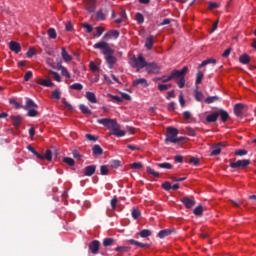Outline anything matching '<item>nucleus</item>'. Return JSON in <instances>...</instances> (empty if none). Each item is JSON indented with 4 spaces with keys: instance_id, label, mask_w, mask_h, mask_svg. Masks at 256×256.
<instances>
[{
    "instance_id": "obj_1",
    "label": "nucleus",
    "mask_w": 256,
    "mask_h": 256,
    "mask_svg": "<svg viewBox=\"0 0 256 256\" xmlns=\"http://www.w3.org/2000/svg\"><path fill=\"white\" fill-rule=\"evenodd\" d=\"M97 123L107 127L109 129L110 135H114V137H125L126 133L125 130L121 129V125L117 123L114 119L111 118H102L98 119Z\"/></svg>"
},
{
    "instance_id": "obj_2",
    "label": "nucleus",
    "mask_w": 256,
    "mask_h": 256,
    "mask_svg": "<svg viewBox=\"0 0 256 256\" xmlns=\"http://www.w3.org/2000/svg\"><path fill=\"white\" fill-rule=\"evenodd\" d=\"M129 63L133 69H136L137 73H139L141 69H145L147 67V61L143 58V54H139L138 57L132 56Z\"/></svg>"
},
{
    "instance_id": "obj_3",
    "label": "nucleus",
    "mask_w": 256,
    "mask_h": 256,
    "mask_svg": "<svg viewBox=\"0 0 256 256\" xmlns=\"http://www.w3.org/2000/svg\"><path fill=\"white\" fill-rule=\"evenodd\" d=\"M179 135V130L177 128L168 127L166 130L165 143H179L183 141V137H177Z\"/></svg>"
},
{
    "instance_id": "obj_4",
    "label": "nucleus",
    "mask_w": 256,
    "mask_h": 256,
    "mask_svg": "<svg viewBox=\"0 0 256 256\" xmlns=\"http://www.w3.org/2000/svg\"><path fill=\"white\" fill-rule=\"evenodd\" d=\"M115 51L110 50L108 53L104 54L106 63L109 69H113L115 67V63H117V58L114 56Z\"/></svg>"
},
{
    "instance_id": "obj_5",
    "label": "nucleus",
    "mask_w": 256,
    "mask_h": 256,
    "mask_svg": "<svg viewBox=\"0 0 256 256\" xmlns=\"http://www.w3.org/2000/svg\"><path fill=\"white\" fill-rule=\"evenodd\" d=\"M251 163L250 160L244 159V160H237L236 162H231L230 167L232 169H245V167L249 166Z\"/></svg>"
},
{
    "instance_id": "obj_6",
    "label": "nucleus",
    "mask_w": 256,
    "mask_h": 256,
    "mask_svg": "<svg viewBox=\"0 0 256 256\" xmlns=\"http://www.w3.org/2000/svg\"><path fill=\"white\" fill-rule=\"evenodd\" d=\"M94 49H100V51H102L103 55H107L108 52L113 50L109 47V44L105 41H100V42L94 44Z\"/></svg>"
},
{
    "instance_id": "obj_7",
    "label": "nucleus",
    "mask_w": 256,
    "mask_h": 256,
    "mask_svg": "<svg viewBox=\"0 0 256 256\" xmlns=\"http://www.w3.org/2000/svg\"><path fill=\"white\" fill-rule=\"evenodd\" d=\"M146 71L147 73H153L154 75H158V73H161V67L157 65V63H147L146 64Z\"/></svg>"
},
{
    "instance_id": "obj_8",
    "label": "nucleus",
    "mask_w": 256,
    "mask_h": 256,
    "mask_svg": "<svg viewBox=\"0 0 256 256\" xmlns=\"http://www.w3.org/2000/svg\"><path fill=\"white\" fill-rule=\"evenodd\" d=\"M187 71H188L187 66L184 67L182 70H174L170 73V77L172 79H181L185 77V74L187 73Z\"/></svg>"
},
{
    "instance_id": "obj_9",
    "label": "nucleus",
    "mask_w": 256,
    "mask_h": 256,
    "mask_svg": "<svg viewBox=\"0 0 256 256\" xmlns=\"http://www.w3.org/2000/svg\"><path fill=\"white\" fill-rule=\"evenodd\" d=\"M97 0H85V7L89 11V13H94L95 9H97Z\"/></svg>"
},
{
    "instance_id": "obj_10",
    "label": "nucleus",
    "mask_w": 256,
    "mask_h": 256,
    "mask_svg": "<svg viewBox=\"0 0 256 256\" xmlns=\"http://www.w3.org/2000/svg\"><path fill=\"white\" fill-rule=\"evenodd\" d=\"M221 147H225V144L220 143V144H217V145L213 146L210 155H211L212 157H215V156H217V155H220V153H221Z\"/></svg>"
},
{
    "instance_id": "obj_11",
    "label": "nucleus",
    "mask_w": 256,
    "mask_h": 256,
    "mask_svg": "<svg viewBox=\"0 0 256 256\" xmlns=\"http://www.w3.org/2000/svg\"><path fill=\"white\" fill-rule=\"evenodd\" d=\"M37 103H35V101L31 100V98H27L26 99V105L23 106V109L29 110V109H37Z\"/></svg>"
},
{
    "instance_id": "obj_12",
    "label": "nucleus",
    "mask_w": 256,
    "mask_h": 256,
    "mask_svg": "<svg viewBox=\"0 0 256 256\" xmlns=\"http://www.w3.org/2000/svg\"><path fill=\"white\" fill-rule=\"evenodd\" d=\"M119 38V31L117 30H110L104 35V39H118Z\"/></svg>"
},
{
    "instance_id": "obj_13",
    "label": "nucleus",
    "mask_w": 256,
    "mask_h": 256,
    "mask_svg": "<svg viewBox=\"0 0 256 256\" xmlns=\"http://www.w3.org/2000/svg\"><path fill=\"white\" fill-rule=\"evenodd\" d=\"M182 203L185 205V207H187V209H191V207L195 205V200L190 197H184L182 198Z\"/></svg>"
},
{
    "instance_id": "obj_14",
    "label": "nucleus",
    "mask_w": 256,
    "mask_h": 256,
    "mask_svg": "<svg viewBox=\"0 0 256 256\" xmlns=\"http://www.w3.org/2000/svg\"><path fill=\"white\" fill-rule=\"evenodd\" d=\"M36 83L38 85H42L43 87H53V82H51V79L39 78L38 80H36Z\"/></svg>"
},
{
    "instance_id": "obj_15",
    "label": "nucleus",
    "mask_w": 256,
    "mask_h": 256,
    "mask_svg": "<svg viewBox=\"0 0 256 256\" xmlns=\"http://www.w3.org/2000/svg\"><path fill=\"white\" fill-rule=\"evenodd\" d=\"M9 48L14 53H20L21 52V45L15 41H11L9 44Z\"/></svg>"
},
{
    "instance_id": "obj_16",
    "label": "nucleus",
    "mask_w": 256,
    "mask_h": 256,
    "mask_svg": "<svg viewBox=\"0 0 256 256\" xmlns=\"http://www.w3.org/2000/svg\"><path fill=\"white\" fill-rule=\"evenodd\" d=\"M61 55H62V59H63V61H65V63H69V62L73 61V57L67 52V50L65 48H62Z\"/></svg>"
},
{
    "instance_id": "obj_17",
    "label": "nucleus",
    "mask_w": 256,
    "mask_h": 256,
    "mask_svg": "<svg viewBox=\"0 0 256 256\" xmlns=\"http://www.w3.org/2000/svg\"><path fill=\"white\" fill-rule=\"evenodd\" d=\"M139 85H142V87H148L149 84L147 83V80L145 78H139L133 81L134 87H139Z\"/></svg>"
},
{
    "instance_id": "obj_18",
    "label": "nucleus",
    "mask_w": 256,
    "mask_h": 256,
    "mask_svg": "<svg viewBox=\"0 0 256 256\" xmlns=\"http://www.w3.org/2000/svg\"><path fill=\"white\" fill-rule=\"evenodd\" d=\"M96 169H97V167L95 165L87 166L84 169V175H86V177H91V175H93L95 173Z\"/></svg>"
},
{
    "instance_id": "obj_19",
    "label": "nucleus",
    "mask_w": 256,
    "mask_h": 256,
    "mask_svg": "<svg viewBox=\"0 0 256 256\" xmlns=\"http://www.w3.org/2000/svg\"><path fill=\"white\" fill-rule=\"evenodd\" d=\"M90 251L95 255L99 251V241L94 240L90 245H89Z\"/></svg>"
},
{
    "instance_id": "obj_20",
    "label": "nucleus",
    "mask_w": 256,
    "mask_h": 256,
    "mask_svg": "<svg viewBox=\"0 0 256 256\" xmlns=\"http://www.w3.org/2000/svg\"><path fill=\"white\" fill-rule=\"evenodd\" d=\"M96 19L97 21H105V19H107V10L106 11L99 10L96 13Z\"/></svg>"
},
{
    "instance_id": "obj_21",
    "label": "nucleus",
    "mask_w": 256,
    "mask_h": 256,
    "mask_svg": "<svg viewBox=\"0 0 256 256\" xmlns=\"http://www.w3.org/2000/svg\"><path fill=\"white\" fill-rule=\"evenodd\" d=\"M218 118H219V113L214 112L206 117V121L208 123H215V121H217Z\"/></svg>"
},
{
    "instance_id": "obj_22",
    "label": "nucleus",
    "mask_w": 256,
    "mask_h": 256,
    "mask_svg": "<svg viewBox=\"0 0 256 256\" xmlns=\"http://www.w3.org/2000/svg\"><path fill=\"white\" fill-rule=\"evenodd\" d=\"M128 243H130V245H135V247H140L142 249H145V247H149V244L141 243L133 239L128 240Z\"/></svg>"
},
{
    "instance_id": "obj_23",
    "label": "nucleus",
    "mask_w": 256,
    "mask_h": 256,
    "mask_svg": "<svg viewBox=\"0 0 256 256\" xmlns=\"http://www.w3.org/2000/svg\"><path fill=\"white\" fill-rule=\"evenodd\" d=\"M58 71H61V74L63 75V77H66V79H71V74L69 73V71H67V68H65V66H58Z\"/></svg>"
},
{
    "instance_id": "obj_24",
    "label": "nucleus",
    "mask_w": 256,
    "mask_h": 256,
    "mask_svg": "<svg viewBox=\"0 0 256 256\" xmlns=\"http://www.w3.org/2000/svg\"><path fill=\"white\" fill-rule=\"evenodd\" d=\"M86 99L90 103H97V96H95V93L93 92H86Z\"/></svg>"
},
{
    "instance_id": "obj_25",
    "label": "nucleus",
    "mask_w": 256,
    "mask_h": 256,
    "mask_svg": "<svg viewBox=\"0 0 256 256\" xmlns=\"http://www.w3.org/2000/svg\"><path fill=\"white\" fill-rule=\"evenodd\" d=\"M234 113L237 117H241V115H243V104H236L234 107Z\"/></svg>"
},
{
    "instance_id": "obj_26",
    "label": "nucleus",
    "mask_w": 256,
    "mask_h": 256,
    "mask_svg": "<svg viewBox=\"0 0 256 256\" xmlns=\"http://www.w3.org/2000/svg\"><path fill=\"white\" fill-rule=\"evenodd\" d=\"M194 97L197 101H201L204 99L203 92L199 91V86H196V90L194 91Z\"/></svg>"
},
{
    "instance_id": "obj_27",
    "label": "nucleus",
    "mask_w": 256,
    "mask_h": 256,
    "mask_svg": "<svg viewBox=\"0 0 256 256\" xmlns=\"http://www.w3.org/2000/svg\"><path fill=\"white\" fill-rule=\"evenodd\" d=\"M107 97L110 98V101H112V103H122L121 96H117V95H113V94H107Z\"/></svg>"
},
{
    "instance_id": "obj_28",
    "label": "nucleus",
    "mask_w": 256,
    "mask_h": 256,
    "mask_svg": "<svg viewBox=\"0 0 256 256\" xmlns=\"http://www.w3.org/2000/svg\"><path fill=\"white\" fill-rule=\"evenodd\" d=\"M154 39L155 38L153 36H149V37L146 38V42H145L146 49H153Z\"/></svg>"
},
{
    "instance_id": "obj_29",
    "label": "nucleus",
    "mask_w": 256,
    "mask_h": 256,
    "mask_svg": "<svg viewBox=\"0 0 256 256\" xmlns=\"http://www.w3.org/2000/svg\"><path fill=\"white\" fill-rule=\"evenodd\" d=\"M93 155H103V148L99 145H94L92 148Z\"/></svg>"
},
{
    "instance_id": "obj_30",
    "label": "nucleus",
    "mask_w": 256,
    "mask_h": 256,
    "mask_svg": "<svg viewBox=\"0 0 256 256\" xmlns=\"http://www.w3.org/2000/svg\"><path fill=\"white\" fill-rule=\"evenodd\" d=\"M217 113L221 117L223 123H225V121H227V119H229V113H227V111L219 110Z\"/></svg>"
},
{
    "instance_id": "obj_31",
    "label": "nucleus",
    "mask_w": 256,
    "mask_h": 256,
    "mask_svg": "<svg viewBox=\"0 0 256 256\" xmlns=\"http://www.w3.org/2000/svg\"><path fill=\"white\" fill-rule=\"evenodd\" d=\"M169 235H171V230H169V229L161 230L158 233L159 239H165V237H169Z\"/></svg>"
},
{
    "instance_id": "obj_32",
    "label": "nucleus",
    "mask_w": 256,
    "mask_h": 256,
    "mask_svg": "<svg viewBox=\"0 0 256 256\" xmlns=\"http://www.w3.org/2000/svg\"><path fill=\"white\" fill-rule=\"evenodd\" d=\"M10 118L12 119L13 125L15 127H19V125H21V121H22L21 116H11Z\"/></svg>"
},
{
    "instance_id": "obj_33",
    "label": "nucleus",
    "mask_w": 256,
    "mask_h": 256,
    "mask_svg": "<svg viewBox=\"0 0 256 256\" xmlns=\"http://www.w3.org/2000/svg\"><path fill=\"white\" fill-rule=\"evenodd\" d=\"M239 61L243 65H247L249 63V61H251V58L249 57V55L243 54L242 56H240Z\"/></svg>"
},
{
    "instance_id": "obj_34",
    "label": "nucleus",
    "mask_w": 256,
    "mask_h": 256,
    "mask_svg": "<svg viewBox=\"0 0 256 256\" xmlns=\"http://www.w3.org/2000/svg\"><path fill=\"white\" fill-rule=\"evenodd\" d=\"M38 159H46L47 161H51V159H53V154L51 153V150H47L45 154L38 157Z\"/></svg>"
},
{
    "instance_id": "obj_35",
    "label": "nucleus",
    "mask_w": 256,
    "mask_h": 256,
    "mask_svg": "<svg viewBox=\"0 0 256 256\" xmlns=\"http://www.w3.org/2000/svg\"><path fill=\"white\" fill-rule=\"evenodd\" d=\"M79 109L82 111V113H84V115H91V110L85 104H81Z\"/></svg>"
},
{
    "instance_id": "obj_36",
    "label": "nucleus",
    "mask_w": 256,
    "mask_h": 256,
    "mask_svg": "<svg viewBox=\"0 0 256 256\" xmlns=\"http://www.w3.org/2000/svg\"><path fill=\"white\" fill-rule=\"evenodd\" d=\"M201 68L198 67V72L196 74V85H199V83H201V81H203V72H201L200 70Z\"/></svg>"
},
{
    "instance_id": "obj_37",
    "label": "nucleus",
    "mask_w": 256,
    "mask_h": 256,
    "mask_svg": "<svg viewBox=\"0 0 256 256\" xmlns=\"http://www.w3.org/2000/svg\"><path fill=\"white\" fill-rule=\"evenodd\" d=\"M157 167L160 169H173V165H171L169 162L159 163L157 164Z\"/></svg>"
},
{
    "instance_id": "obj_38",
    "label": "nucleus",
    "mask_w": 256,
    "mask_h": 256,
    "mask_svg": "<svg viewBox=\"0 0 256 256\" xmlns=\"http://www.w3.org/2000/svg\"><path fill=\"white\" fill-rule=\"evenodd\" d=\"M147 174L151 175L152 177H159V172L155 171V169L151 167L146 168Z\"/></svg>"
},
{
    "instance_id": "obj_39",
    "label": "nucleus",
    "mask_w": 256,
    "mask_h": 256,
    "mask_svg": "<svg viewBox=\"0 0 256 256\" xmlns=\"http://www.w3.org/2000/svg\"><path fill=\"white\" fill-rule=\"evenodd\" d=\"M216 101H219L217 96H209L205 99V103H207V105H211V103H215Z\"/></svg>"
},
{
    "instance_id": "obj_40",
    "label": "nucleus",
    "mask_w": 256,
    "mask_h": 256,
    "mask_svg": "<svg viewBox=\"0 0 256 256\" xmlns=\"http://www.w3.org/2000/svg\"><path fill=\"white\" fill-rule=\"evenodd\" d=\"M139 235L140 237H142L143 239H145L146 237H151V231L150 230H147V229H144V230H141L139 232Z\"/></svg>"
},
{
    "instance_id": "obj_41",
    "label": "nucleus",
    "mask_w": 256,
    "mask_h": 256,
    "mask_svg": "<svg viewBox=\"0 0 256 256\" xmlns=\"http://www.w3.org/2000/svg\"><path fill=\"white\" fill-rule=\"evenodd\" d=\"M135 19L139 25H141L145 21V17L141 13H136Z\"/></svg>"
},
{
    "instance_id": "obj_42",
    "label": "nucleus",
    "mask_w": 256,
    "mask_h": 256,
    "mask_svg": "<svg viewBox=\"0 0 256 256\" xmlns=\"http://www.w3.org/2000/svg\"><path fill=\"white\" fill-rule=\"evenodd\" d=\"M48 37H50V39H57V31H55V28L48 30Z\"/></svg>"
},
{
    "instance_id": "obj_43",
    "label": "nucleus",
    "mask_w": 256,
    "mask_h": 256,
    "mask_svg": "<svg viewBox=\"0 0 256 256\" xmlns=\"http://www.w3.org/2000/svg\"><path fill=\"white\" fill-rule=\"evenodd\" d=\"M90 71H92L93 73H96V71H99V65H97V63L95 62H90Z\"/></svg>"
},
{
    "instance_id": "obj_44",
    "label": "nucleus",
    "mask_w": 256,
    "mask_h": 256,
    "mask_svg": "<svg viewBox=\"0 0 256 256\" xmlns=\"http://www.w3.org/2000/svg\"><path fill=\"white\" fill-rule=\"evenodd\" d=\"M37 108H30L26 111H28V117H37L38 112L36 110Z\"/></svg>"
},
{
    "instance_id": "obj_45",
    "label": "nucleus",
    "mask_w": 256,
    "mask_h": 256,
    "mask_svg": "<svg viewBox=\"0 0 256 256\" xmlns=\"http://www.w3.org/2000/svg\"><path fill=\"white\" fill-rule=\"evenodd\" d=\"M50 74L52 75L54 81L61 83V76L59 75V73H57L55 71H50Z\"/></svg>"
},
{
    "instance_id": "obj_46",
    "label": "nucleus",
    "mask_w": 256,
    "mask_h": 256,
    "mask_svg": "<svg viewBox=\"0 0 256 256\" xmlns=\"http://www.w3.org/2000/svg\"><path fill=\"white\" fill-rule=\"evenodd\" d=\"M157 81H162V83H169V81H173V78H171V75L163 76L161 78H157Z\"/></svg>"
},
{
    "instance_id": "obj_47",
    "label": "nucleus",
    "mask_w": 256,
    "mask_h": 256,
    "mask_svg": "<svg viewBox=\"0 0 256 256\" xmlns=\"http://www.w3.org/2000/svg\"><path fill=\"white\" fill-rule=\"evenodd\" d=\"M70 89H74V91H81L83 89V86L81 83H75L70 85Z\"/></svg>"
},
{
    "instance_id": "obj_48",
    "label": "nucleus",
    "mask_w": 256,
    "mask_h": 256,
    "mask_svg": "<svg viewBox=\"0 0 256 256\" xmlns=\"http://www.w3.org/2000/svg\"><path fill=\"white\" fill-rule=\"evenodd\" d=\"M159 91H167V89H171V84H159Z\"/></svg>"
},
{
    "instance_id": "obj_49",
    "label": "nucleus",
    "mask_w": 256,
    "mask_h": 256,
    "mask_svg": "<svg viewBox=\"0 0 256 256\" xmlns=\"http://www.w3.org/2000/svg\"><path fill=\"white\" fill-rule=\"evenodd\" d=\"M209 63H216L215 59L210 58L208 60H204L201 65L199 66V69H201V67H205L206 65H209Z\"/></svg>"
},
{
    "instance_id": "obj_50",
    "label": "nucleus",
    "mask_w": 256,
    "mask_h": 256,
    "mask_svg": "<svg viewBox=\"0 0 256 256\" xmlns=\"http://www.w3.org/2000/svg\"><path fill=\"white\" fill-rule=\"evenodd\" d=\"M120 95H121L120 99H122V102L123 101H131V96L129 94L121 92Z\"/></svg>"
},
{
    "instance_id": "obj_51",
    "label": "nucleus",
    "mask_w": 256,
    "mask_h": 256,
    "mask_svg": "<svg viewBox=\"0 0 256 256\" xmlns=\"http://www.w3.org/2000/svg\"><path fill=\"white\" fill-rule=\"evenodd\" d=\"M105 33V28L98 26L96 27V37H101Z\"/></svg>"
},
{
    "instance_id": "obj_52",
    "label": "nucleus",
    "mask_w": 256,
    "mask_h": 256,
    "mask_svg": "<svg viewBox=\"0 0 256 256\" xmlns=\"http://www.w3.org/2000/svg\"><path fill=\"white\" fill-rule=\"evenodd\" d=\"M64 163L70 165V167H73L75 165V160H73V158L65 157Z\"/></svg>"
},
{
    "instance_id": "obj_53",
    "label": "nucleus",
    "mask_w": 256,
    "mask_h": 256,
    "mask_svg": "<svg viewBox=\"0 0 256 256\" xmlns=\"http://www.w3.org/2000/svg\"><path fill=\"white\" fill-rule=\"evenodd\" d=\"M131 169L137 170L141 169L143 167V164L141 162H134L130 165Z\"/></svg>"
},
{
    "instance_id": "obj_54",
    "label": "nucleus",
    "mask_w": 256,
    "mask_h": 256,
    "mask_svg": "<svg viewBox=\"0 0 256 256\" xmlns=\"http://www.w3.org/2000/svg\"><path fill=\"white\" fill-rule=\"evenodd\" d=\"M113 239L112 238H106V239H104V241H103V245H104V247H109V246H111V245H113Z\"/></svg>"
},
{
    "instance_id": "obj_55",
    "label": "nucleus",
    "mask_w": 256,
    "mask_h": 256,
    "mask_svg": "<svg viewBox=\"0 0 256 256\" xmlns=\"http://www.w3.org/2000/svg\"><path fill=\"white\" fill-rule=\"evenodd\" d=\"M132 217L133 219H139V217H141V211H139L138 209H134L132 211Z\"/></svg>"
},
{
    "instance_id": "obj_56",
    "label": "nucleus",
    "mask_w": 256,
    "mask_h": 256,
    "mask_svg": "<svg viewBox=\"0 0 256 256\" xmlns=\"http://www.w3.org/2000/svg\"><path fill=\"white\" fill-rule=\"evenodd\" d=\"M194 215H203V206H198L194 209Z\"/></svg>"
},
{
    "instance_id": "obj_57",
    "label": "nucleus",
    "mask_w": 256,
    "mask_h": 256,
    "mask_svg": "<svg viewBox=\"0 0 256 256\" xmlns=\"http://www.w3.org/2000/svg\"><path fill=\"white\" fill-rule=\"evenodd\" d=\"M27 149H28V151H30V153H33V155L37 156L38 158H39V157H42L41 154L38 153L36 150H34L31 145H29V146L27 147Z\"/></svg>"
},
{
    "instance_id": "obj_58",
    "label": "nucleus",
    "mask_w": 256,
    "mask_h": 256,
    "mask_svg": "<svg viewBox=\"0 0 256 256\" xmlns=\"http://www.w3.org/2000/svg\"><path fill=\"white\" fill-rule=\"evenodd\" d=\"M178 87L180 89H183V87H185V76H182V78L179 79L178 81Z\"/></svg>"
},
{
    "instance_id": "obj_59",
    "label": "nucleus",
    "mask_w": 256,
    "mask_h": 256,
    "mask_svg": "<svg viewBox=\"0 0 256 256\" xmlns=\"http://www.w3.org/2000/svg\"><path fill=\"white\" fill-rule=\"evenodd\" d=\"M72 155H73L74 159H78L79 161H80V159H82V157H83V156L81 155V153H79L77 150H73Z\"/></svg>"
},
{
    "instance_id": "obj_60",
    "label": "nucleus",
    "mask_w": 256,
    "mask_h": 256,
    "mask_svg": "<svg viewBox=\"0 0 256 256\" xmlns=\"http://www.w3.org/2000/svg\"><path fill=\"white\" fill-rule=\"evenodd\" d=\"M235 155H238L239 157H243L244 155H247V151L239 149L235 151Z\"/></svg>"
},
{
    "instance_id": "obj_61",
    "label": "nucleus",
    "mask_w": 256,
    "mask_h": 256,
    "mask_svg": "<svg viewBox=\"0 0 256 256\" xmlns=\"http://www.w3.org/2000/svg\"><path fill=\"white\" fill-rule=\"evenodd\" d=\"M52 97L53 99H61V93L59 92V90H54L52 92Z\"/></svg>"
},
{
    "instance_id": "obj_62",
    "label": "nucleus",
    "mask_w": 256,
    "mask_h": 256,
    "mask_svg": "<svg viewBox=\"0 0 256 256\" xmlns=\"http://www.w3.org/2000/svg\"><path fill=\"white\" fill-rule=\"evenodd\" d=\"M100 173L101 175H107V173H109V168L107 166H101Z\"/></svg>"
},
{
    "instance_id": "obj_63",
    "label": "nucleus",
    "mask_w": 256,
    "mask_h": 256,
    "mask_svg": "<svg viewBox=\"0 0 256 256\" xmlns=\"http://www.w3.org/2000/svg\"><path fill=\"white\" fill-rule=\"evenodd\" d=\"M83 27H84V29H86L87 33H92L93 26H91L90 24L85 23V24H83Z\"/></svg>"
},
{
    "instance_id": "obj_64",
    "label": "nucleus",
    "mask_w": 256,
    "mask_h": 256,
    "mask_svg": "<svg viewBox=\"0 0 256 256\" xmlns=\"http://www.w3.org/2000/svg\"><path fill=\"white\" fill-rule=\"evenodd\" d=\"M10 104L13 105L15 109L21 108V105L17 101H15V99H10Z\"/></svg>"
}]
</instances>
